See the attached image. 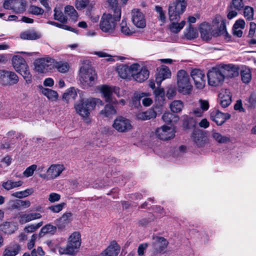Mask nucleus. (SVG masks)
Returning <instances> with one entry per match:
<instances>
[{
  "instance_id": "39",
  "label": "nucleus",
  "mask_w": 256,
  "mask_h": 256,
  "mask_svg": "<svg viewBox=\"0 0 256 256\" xmlns=\"http://www.w3.org/2000/svg\"><path fill=\"white\" fill-rule=\"evenodd\" d=\"M118 72L119 76L123 79H128L131 76L128 66L124 64L118 67Z\"/></svg>"
},
{
  "instance_id": "53",
  "label": "nucleus",
  "mask_w": 256,
  "mask_h": 256,
  "mask_svg": "<svg viewBox=\"0 0 256 256\" xmlns=\"http://www.w3.org/2000/svg\"><path fill=\"white\" fill-rule=\"evenodd\" d=\"M184 124L188 128H190L196 126V121L195 118L186 116L184 118Z\"/></svg>"
},
{
  "instance_id": "55",
  "label": "nucleus",
  "mask_w": 256,
  "mask_h": 256,
  "mask_svg": "<svg viewBox=\"0 0 256 256\" xmlns=\"http://www.w3.org/2000/svg\"><path fill=\"white\" fill-rule=\"evenodd\" d=\"M254 12L252 8L249 6H246L244 8V15L247 20H252L254 18Z\"/></svg>"
},
{
  "instance_id": "36",
  "label": "nucleus",
  "mask_w": 256,
  "mask_h": 256,
  "mask_svg": "<svg viewBox=\"0 0 256 256\" xmlns=\"http://www.w3.org/2000/svg\"><path fill=\"white\" fill-rule=\"evenodd\" d=\"M16 228L13 223L4 222L0 224V231L6 234H12L16 230Z\"/></svg>"
},
{
  "instance_id": "6",
  "label": "nucleus",
  "mask_w": 256,
  "mask_h": 256,
  "mask_svg": "<svg viewBox=\"0 0 256 256\" xmlns=\"http://www.w3.org/2000/svg\"><path fill=\"white\" fill-rule=\"evenodd\" d=\"M186 6L185 0H176L171 2L168 6V16L170 21H178Z\"/></svg>"
},
{
  "instance_id": "26",
  "label": "nucleus",
  "mask_w": 256,
  "mask_h": 256,
  "mask_svg": "<svg viewBox=\"0 0 256 256\" xmlns=\"http://www.w3.org/2000/svg\"><path fill=\"white\" fill-rule=\"evenodd\" d=\"M42 218V216L40 213L28 212L20 214L18 216V220L20 223L24 224Z\"/></svg>"
},
{
  "instance_id": "43",
  "label": "nucleus",
  "mask_w": 256,
  "mask_h": 256,
  "mask_svg": "<svg viewBox=\"0 0 256 256\" xmlns=\"http://www.w3.org/2000/svg\"><path fill=\"white\" fill-rule=\"evenodd\" d=\"M242 80L244 83L248 84L252 80L250 70L248 68H244L240 72Z\"/></svg>"
},
{
  "instance_id": "56",
  "label": "nucleus",
  "mask_w": 256,
  "mask_h": 256,
  "mask_svg": "<svg viewBox=\"0 0 256 256\" xmlns=\"http://www.w3.org/2000/svg\"><path fill=\"white\" fill-rule=\"evenodd\" d=\"M148 246V243L144 242L140 244L138 248V254L139 256H144V252ZM128 256H134V253H130Z\"/></svg>"
},
{
  "instance_id": "7",
  "label": "nucleus",
  "mask_w": 256,
  "mask_h": 256,
  "mask_svg": "<svg viewBox=\"0 0 256 256\" xmlns=\"http://www.w3.org/2000/svg\"><path fill=\"white\" fill-rule=\"evenodd\" d=\"M177 85L180 92L184 94L190 92L192 86L190 81L189 76L185 70H180L178 72Z\"/></svg>"
},
{
  "instance_id": "31",
  "label": "nucleus",
  "mask_w": 256,
  "mask_h": 256,
  "mask_svg": "<svg viewBox=\"0 0 256 256\" xmlns=\"http://www.w3.org/2000/svg\"><path fill=\"white\" fill-rule=\"evenodd\" d=\"M154 94L156 104L160 106H162L165 104V93L162 88H158L154 90Z\"/></svg>"
},
{
  "instance_id": "19",
  "label": "nucleus",
  "mask_w": 256,
  "mask_h": 256,
  "mask_svg": "<svg viewBox=\"0 0 256 256\" xmlns=\"http://www.w3.org/2000/svg\"><path fill=\"white\" fill-rule=\"evenodd\" d=\"M210 119L218 125L222 124L226 120L230 118V115L228 113L220 112L218 110H214L210 112Z\"/></svg>"
},
{
  "instance_id": "52",
  "label": "nucleus",
  "mask_w": 256,
  "mask_h": 256,
  "mask_svg": "<svg viewBox=\"0 0 256 256\" xmlns=\"http://www.w3.org/2000/svg\"><path fill=\"white\" fill-rule=\"evenodd\" d=\"M230 6L231 9L239 11L244 8V3L242 0H232Z\"/></svg>"
},
{
  "instance_id": "35",
  "label": "nucleus",
  "mask_w": 256,
  "mask_h": 256,
  "mask_svg": "<svg viewBox=\"0 0 256 256\" xmlns=\"http://www.w3.org/2000/svg\"><path fill=\"white\" fill-rule=\"evenodd\" d=\"M41 92L48 99L56 101L58 98V94L55 90L48 88H44L41 86Z\"/></svg>"
},
{
  "instance_id": "4",
  "label": "nucleus",
  "mask_w": 256,
  "mask_h": 256,
  "mask_svg": "<svg viewBox=\"0 0 256 256\" xmlns=\"http://www.w3.org/2000/svg\"><path fill=\"white\" fill-rule=\"evenodd\" d=\"M80 81L85 86H91L94 84L96 76L94 70L88 60H84L80 70Z\"/></svg>"
},
{
  "instance_id": "47",
  "label": "nucleus",
  "mask_w": 256,
  "mask_h": 256,
  "mask_svg": "<svg viewBox=\"0 0 256 256\" xmlns=\"http://www.w3.org/2000/svg\"><path fill=\"white\" fill-rule=\"evenodd\" d=\"M172 24L170 26V30L174 33L179 32L184 26L186 22L184 20L182 21L180 23H178V21H170Z\"/></svg>"
},
{
  "instance_id": "25",
  "label": "nucleus",
  "mask_w": 256,
  "mask_h": 256,
  "mask_svg": "<svg viewBox=\"0 0 256 256\" xmlns=\"http://www.w3.org/2000/svg\"><path fill=\"white\" fill-rule=\"evenodd\" d=\"M120 250V247L116 242L114 241L98 256H117Z\"/></svg>"
},
{
  "instance_id": "61",
  "label": "nucleus",
  "mask_w": 256,
  "mask_h": 256,
  "mask_svg": "<svg viewBox=\"0 0 256 256\" xmlns=\"http://www.w3.org/2000/svg\"><path fill=\"white\" fill-rule=\"evenodd\" d=\"M140 66L138 63H134L128 66L130 72L132 76L134 74L136 73L141 69Z\"/></svg>"
},
{
  "instance_id": "34",
  "label": "nucleus",
  "mask_w": 256,
  "mask_h": 256,
  "mask_svg": "<svg viewBox=\"0 0 256 256\" xmlns=\"http://www.w3.org/2000/svg\"><path fill=\"white\" fill-rule=\"evenodd\" d=\"M26 6L24 0H14L12 10L17 14L22 13L26 10Z\"/></svg>"
},
{
  "instance_id": "48",
  "label": "nucleus",
  "mask_w": 256,
  "mask_h": 256,
  "mask_svg": "<svg viewBox=\"0 0 256 256\" xmlns=\"http://www.w3.org/2000/svg\"><path fill=\"white\" fill-rule=\"evenodd\" d=\"M54 18L62 23H64L67 21L66 16L64 15L62 10L58 8L54 10Z\"/></svg>"
},
{
  "instance_id": "62",
  "label": "nucleus",
  "mask_w": 256,
  "mask_h": 256,
  "mask_svg": "<svg viewBox=\"0 0 256 256\" xmlns=\"http://www.w3.org/2000/svg\"><path fill=\"white\" fill-rule=\"evenodd\" d=\"M60 199V195L56 192L50 193L48 196V200L50 203L58 202Z\"/></svg>"
},
{
  "instance_id": "10",
  "label": "nucleus",
  "mask_w": 256,
  "mask_h": 256,
  "mask_svg": "<svg viewBox=\"0 0 256 256\" xmlns=\"http://www.w3.org/2000/svg\"><path fill=\"white\" fill-rule=\"evenodd\" d=\"M54 62V59L48 56L37 58L34 62V68L38 72H46Z\"/></svg>"
},
{
  "instance_id": "28",
  "label": "nucleus",
  "mask_w": 256,
  "mask_h": 256,
  "mask_svg": "<svg viewBox=\"0 0 256 256\" xmlns=\"http://www.w3.org/2000/svg\"><path fill=\"white\" fill-rule=\"evenodd\" d=\"M168 244V240L163 237L158 236L153 243V246L158 252H162L167 248Z\"/></svg>"
},
{
  "instance_id": "27",
  "label": "nucleus",
  "mask_w": 256,
  "mask_h": 256,
  "mask_svg": "<svg viewBox=\"0 0 256 256\" xmlns=\"http://www.w3.org/2000/svg\"><path fill=\"white\" fill-rule=\"evenodd\" d=\"M72 221V214L64 213L56 221V226L59 230H64Z\"/></svg>"
},
{
  "instance_id": "54",
  "label": "nucleus",
  "mask_w": 256,
  "mask_h": 256,
  "mask_svg": "<svg viewBox=\"0 0 256 256\" xmlns=\"http://www.w3.org/2000/svg\"><path fill=\"white\" fill-rule=\"evenodd\" d=\"M42 222H40L36 224H29L24 228V230L25 232L28 233L33 232H35L36 230H37L41 226H42Z\"/></svg>"
},
{
  "instance_id": "57",
  "label": "nucleus",
  "mask_w": 256,
  "mask_h": 256,
  "mask_svg": "<svg viewBox=\"0 0 256 256\" xmlns=\"http://www.w3.org/2000/svg\"><path fill=\"white\" fill-rule=\"evenodd\" d=\"M197 36L198 33L196 30H194L191 25H190L188 28L186 30V37L189 40H192L196 38Z\"/></svg>"
},
{
  "instance_id": "15",
  "label": "nucleus",
  "mask_w": 256,
  "mask_h": 256,
  "mask_svg": "<svg viewBox=\"0 0 256 256\" xmlns=\"http://www.w3.org/2000/svg\"><path fill=\"white\" fill-rule=\"evenodd\" d=\"M222 74L226 78H232L239 74L238 67L234 64H221L218 66Z\"/></svg>"
},
{
  "instance_id": "50",
  "label": "nucleus",
  "mask_w": 256,
  "mask_h": 256,
  "mask_svg": "<svg viewBox=\"0 0 256 256\" xmlns=\"http://www.w3.org/2000/svg\"><path fill=\"white\" fill-rule=\"evenodd\" d=\"M54 66L59 72L62 73L67 72L70 68V65L66 62H56L54 64Z\"/></svg>"
},
{
  "instance_id": "3",
  "label": "nucleus",
  "mask_w": 256,
  "mask_h": 256,
  "mask_svg": "<svg viewBox=\"0 0 256 256\" xmlns=\"http://www.w3.org/2000/svg\"><path fill=\"white\" fill-rule=\"evenodd\" d=\"M12 64L16 71L22 76L27 84L32 82V76L24 58L19 56H14L12 58Z\"/></svg>"
},
{
  "instance_id": "5",
  "label": "nucleus",
  "mask_w": 256,
  "mask_h": 256,
  "mask_svg": "<svg viewBox=\"0 0 256 256\" xmlns=\"http://www.w3.org/2000/svg\"><path fill=\"white\" fill-rule=\"evenodd\" d=\"M81 244L80 234L78 232H74L69 237L66 246L60 247L58 252L61 254H72L79 248Z\"/></svg>"
},
{
  "instance_id": "8",
  "label": "nucleus",
  "mask_w": 256,
  "mask_h": 256,
  "mask_svg": "<svg viewBox=\"0 0 256 256\" xmlns=\"http://www.w3.org/2000/svg\"><path fill=\"white\" fill-rule=\"evenodd\" d=\"M99 90L106 102L112 104H117L118 103L117 100L113 98V94H116L118 97L120 96L119 88L102 85L100 87Z\"/></svg>"
},
{
  "instance_id": "58",
  "label": "nucleus",
  "mask_w": 256,
  "mask_h": 256,
  "mask_svg": "<svg viewBox=\"0 0 256 256\" xmlns=\"http://www.w3.org/2000/svg\"><path fill=\"white\" fill-rule=\"evenodd\" d=\"M65 205L66 204L64 202H62L50 206L48 207V209L53 212L58 213L62 210Z\"/></svg>"
},
{
  "instance_id": "41",
  "label": "nucleus",
  "mask_w": 256,
  "mask_h": 256,
  "mask_svg": "<svg viewBox=\"0 0 256 256\" xmlns=\"http://www.w3.org/2000/svg\"><path fill=\"white\" fill-rule=\"evenodd\" d=\"M64 13L66 15L70 16V19L74 22L77 20L78 17V13L74 8L71 6H66L64 8Z\"/></svg>"
},
{
  "instance_id": "22",
  "label": "nucleus",
  "mask_w": 256,
  "mask_h": 256,
  "mask_svg": "<svg viewBox=\"0 0 256 256\" xmlns=\"http://www.w3.org/2000/svg\"><path fill=\"white\" fill-rule=\"evenodd\" d=\"M218 101L223 108L228 106L232 102V94L229 90L222 89L218 94Z\"/></svg>"
},
{
  "instance_id": "13",
  "label": "nucleus",
  "mask_w": 256,
  "mask_h": 256,
  "mask_svg": "<svg viewBox=\"0 0 256 256\" xmlns=\"http://www.w3.org/2000/svg\"><path fill=\"white\" fill-rule=\"evenodd\" d=\"M112 127L119 132H126L131 130L132 128L130 121L121 116L117 117L114 120Z\"/></svg>"
},
{
  "instance_id": "11",
  "label": "nucleus",
  "mask_w": 256,
  "mask_h": 256,
  "mask_svg": "<svg viewBox=\"0 0 256 256\" xmlns=\"http://www.w3.org/2000/svg\"><path fill=\"white\" fill-rule=\"evenodd\" d=\"M19 80L18 76L12 71L0 70V83L4 86H12L16 84Z\"/></svg>"
},
{
  "instance_id": "49",
  "label": "nucleus",
  "mask_w": 256,
  "mask_h": 256,
  "mask_svg": "<svg viewBox=\"0 0 256 256\" xmlns=\"http://www.w3.org/2000/svg\"><path fill=\"white\" fill-rule=\"evenodd\" d=\"M212 137L218 143L225 144L230 142V138L222 136L220 133L213 132Z\"/></svg>"
},
{
  "instance_id": "59",
  "label": "nucleus",
  "mask_w": 256,
  "mask_h": 256,
  "mask_svg": "<svg viewBox=\"0 0 256 256\" xmlns=\"http://www.w3.org/2000/svg\"><path fill=\"white\" fill-rule=\"evenodd\" d=\"M36 168L37 166L36 164H32L28 166L23 172L24 176L26 178L32 176L36 170Z\"/></svg>"
},
{
  "instance_id": "21",
  "label": "nucleus",
  "mask_w": 256,
  "mask_h": 256,
  "mask_svg": "<svg viewBox=\"0 0 256 256\" xmlns=\"http://www.w3.org/2000/svg\"><path fill=\"white\" fill-rule=\"evenodd\" d=\"M212 27L218 26V29L216 30L218 32L220 35L226 34L227 32L226 26V19L224 18L220 15H216L212 21Z\"/></svg>"
},
{
  "instance_id": "17",
  "label": "nucleus",
  "mask_w": 256,
  "mask_h": 256,
  "mask_svg": "<svg viewBox=\"0 0 256 256\" xmlns=\"http://www.w3.org/2000/svg\"><path fill=\"white\" fill-rule=\"evenodd\" d=\"M200 31L202 38L206 40H210L212 36H220L218 32L213 30L212 25L208 22H204L200 26Z\"/></svg>"
},
{
  "instance_id": "63",
  "label": "nucleus",
  "mask_w": 256,
  "mask_h": 256,
  "mask_svg": "<svg viewBox=\"0 0 256 256\" xmlns=\"http://www.w3.org/2000/svg\"><path fill=\"white\" fill-rule=\"evenodd\" d=\"M155 10L158 14V20L162 22H164L166 20V16L165 14L162 10V8L159 6H156L155 8Z\"/></svg>"
},
{
  "instance_id": "20",
  "label": "nucleus",
  "mask_w": 256,
  "mask_h": 256,
  "mask_svg": "<svg viewBox=\"0 0 256 256\" xmlns=\"http://www.w3.org/2000/svg\"><path fill=\"white\" fill-rule=\"evenodd\" d=\"M157 71L156 81L157 84L160 86L164 80L170 78L171 72L169 68L164 65H162L158 68Z\"/></svg>"
},
{
  "instance_id": "9",
  "label": "nucleus",
  "mask_w": 256,
  "mask_h": 256,
  "mask_svg": "<svg viewBox=\"0 0 256 256\" xmlns=\"http://www.w3.org/2000/svg\"><path fill=\"white\" fill-rule=\"evenodd\" d=\"M208 84L212 86H218L223 84L224 78L218 66L209 70L207 74Z\"/></svg>"
},
{
  "instance_id": "37",
  "label": "nucleus",
  "mask_w": 256,
  "mask_h": 256,
  "mask_svg": "<svg viewBox=\"0 0 256 256\" xmlns=\"http://www.w3.org/2000/svg\"><path fill=\"white\" fill-rule=\"evenodd\" d=\"M20 36L23 40H34L40 38V34L33 30H27L22 32Z\"/></svg>"
},
{
  "instance_id": "44",
  "label": "nucleus",
  "mask_w": 256,
  "mask_h": 256,
  "mask_svg": "<svg viewBox=\"0 0 256 256\" xmlns=\"http://www.w3.org/2000/svg\"><path fill=\"white\" fill-rule=\"evenodd\" d=\"M23 182L21 180L13 182L11 180H8L6 182H4L2 184V186L4 189L6 190H10L14 188L21 186Z\"/></svg>"
},
{
  "instance_id": "32",
  "label": "nucleus",
  "mask_w": 256,
  "mask_h": 256,
  "mask_svg": "<svg viewBox=\"0 0 256 256\" xmlns=\"http://www.w3.org/2000/svg\"><path fill=\"white\" fill-rule=\"evenodd\" d=\"M156 116V113L154 109H150L149 110L138 113L136 114V118L138 120H148L151 118H154Z\"/></svg>"
},
{
  "instance_id": "12",
  "label": "nucleus",
  "mask_w": 256,
  "mask_h": 256,
  "mask_svg": "<svg viewBox=\"0 0 256 256\" xmlns=\"http://www.w3.org/2000/svg\"><path fill=\"white\" fill-rule=\"evenodd\" d=\"M194 145L198 148L204 147L208 142L206 134L200 130H195L191 135Z\"/></svg>"
},
{
  "instance_id": "33",
  "label": "nucleus",
  "mask_w": 256,
  "mask_h": 256,
  "mask_svg": "<svg viewBox=\"0 0 256 256\" xmlns=\"http://www.w3.org/2000/svg\"><path fill=\"white\" fill-rule=\"evenodd\" d=\"M80 90L74 87H71L66 90V92L63 94L62 98L66 102H68L70 99L75 100Z\"/></svg>"
},
{
  "instance_id": "18",
  "label": "nucleus",
  "mask_w": 256,
  "mask_h": 256,
  "mask_svg": "<svg viewBox=\"0 0 256 256\" xmlns=\"http://www.w3.org/2000/svg\"><path fill=\"white\" fill-rule=\"evenodd\" d=\"M190 76L193 79L195 86L198 89L203 88L206 84L204 73L199 69H194L191 71Z\"/></svg>"
},
{
  "instance_id": "42",
  "label": "nucleus",
  "mask_w": 256,
  "mask_h": 256,
  "mask_svg": "<svg viewBox=\"0 0 256 256\" xmlns=\"http://www.w3.org/2000/svg\"><path fill=\"white\" fill-rule=\"evenodd\" d=\"M116 112V110L110 104H107L104 108L100 110V114L105 117H110Z\"/></svg>"
},
{
  "instance_id": "60",
  "label": "nucleus",
  "mask_w": 256,
  "mask_h": 256,
  "mask_svg": "<svg viewBox=\"0 0 256 256\" xmlns=\"http://www.w3.org/2000/svg\"><path fill=\"white\" fill-rule=\"evenodd\" d=\"M108 2L112 8L113 14H116V10H118L121 12V8L118 6V0H108Z\"/></svg>"
},
{
  "instance_id": "45",
  "label": "nucleus",
  "mask_w": 256,
  "mask_h": 256,
  "mask_svg": "<svg viewBox=\"0 0 256 256\" xmlns=\"http://www.w3.org/2000/svg\"><path fill=\"white\" fill-rule=\"evenodd\" d=\"M162 120L166 123L176 122L179 120V117L170 112H165L162 116Z\"/></svg>"
},
{
  "instance_id": "64",
  "label": "nucleus",
  "mask_w": 256,
  "mask_h": 256,
  "mask_svg": "<svg viewBox=\"0 0 256 256\" xmlns=\"http://www.w3.org/2000/svg\"><path fill=\"white\" fill-rule=\"evenodd\" d=\"M14 143V140L12 138L10 142H4L0 145V148L2 149H10L13 148V145Z\"/></svg>"
},
{
  "instance_id": "2",
  "label": "nucleus",
  "mask_w": 256,
  "mask_h": 256,
  "mask_svg": "<svg viewBox=\"0 0 256 256\" xmlns=\"http://www.w3.org/2000/svg\"><path fill=\"white\" fill-rule=\"evenodd\" d=\"M121 12L120 10H116V14H104L100 19V28L104 32L112 34L116 28L117 22L120 20Z\"/></svg>"
},
{
  "instance_id": "23",
  "label": "nucleus",
  "mask_w": 256,
  "mask_h": 256,
  "mask_svg": "<svg viewBox=\"0 0 256 256\" xmlns=\"http://www.w3.org/2000/svg\"><path fill=\"white\" fill-rule=\"evenodd\" d=\"M64 170V165L60 164H52L47 170L48 178L54 180L58 177Z\"/></svg>"
},
{
  "instance_id": "16",
  "label": "nucleus",
  "mask_w": 256,
  "mask_h": 256,
  "mask_svg": "<svg viewBox=\"0 0 256 256\" xmlns=\"http://www.w3.org/2000/svg\"><path fill=\"white\" fill-rule=\"evenodd\" d=\"M176 130L174 128L163 126L156 129V134L160 139L167 140L173 138L175 136Z\"/></svg>"
},
{
  "instance_id": "14",
  "label": "nucleus",
  "mask_w": 256,
  "mask_h": 256,
  "mask_svg": "<svg viewBox=\"0 0 256 256\" xmlns=\"http://www.w3.org/2000/svg\"><path fill=\"white\" fill-rule=\"evenodd\" d=\"M131 19L134 25L138 28H144L146 26L144 14L140 9L134 8L131 12Z\"/></svg>"
},
{
  "instance_id": "51",
  "label": "nucleus",
  "mask_w": 256,
  "mask_h": 256,
  "mask_svg": "<svg viewBox=\"0 0 256 256\" xmlns=\"http://www.w3.org/2000/svg\"><path fill=\"white\" fill-rule=\"evenodd\" d=\"M45 254L44 252L40 246H38L37 248H34L30 254L25 252L22 256H44Z\"/></svg>"
},
{
  "instance_id": "46",
  "label": "nucleus",
  "mask_w": 256,
  "mask_h": 256,
  "mask_svg": "<svg viewBox=\"0 0 256 256\" xmlns=\"http://www.w3.org/2000/svg\"><path fill=\"white\" fill-rule=\"evenodd\" d=\"M170 110L173 112H179L182 111L184 108L183 102L180 100H175L171 102L170 106Z\"/></svg>"
},
{
  "instance_id": "29",
  "label": "nucleus",
  "mask_w": 256,
  "mask_h": 256,
  "mask_svg": "<svg viewBox=\"0 0 256 256\" xmlns=\"http://www.w3.org/2000/svg\"><path fill=\"white\" fill-rule=\"evenodd\" d=\"M20 250V246L16 243L6 246L4 250L2 256H16Z\"/></svg>"
},
{
  "instance_id": "38",
  "label": "nucleus",
  "mask_w": 256,
  "mask_h": 256,
  "mask_svg": "<svg viewBox=\"0 0 256 256\" xmlns=\"http://www.w3.org/2000/svg\"><path fill=\"white\" fill-rule=\"evenodd\" d=\"M120 30L121 32L126 36H131L134 33L133 28H130L126 22L123 20L120 24Z\"/></svg>"
},
{
  "instance_id": "1",
  "label": "nucleus",
  "mask_w": 256,
  "mask_h": 256,
  "mask_svg": "<svg viewBox=\"0 0 256 256\" xmlns=\"http://www.w3.org/2000/svg\"><path fill=\"white\" fill-rule=\"evenodd\" d=\"M104 103L102 100L97 98H90L85 100H82L75 104L76 112L83 118H87L90 112L97 106H102Z\"/></svg>"
},
{
  "instance_id": "24",
  "label": "nucleus",
  "mask_w": 256,
  "mask_h": 256,
  "mask_svg": "<svg viewBox=\"0 0 256 256\" xmlns=\"http://www.w3.org/2000/svg\"><path fill=\"white\" fill-rule=\"evenodd\" d=\"M148 94L145 92H140L136 94L132 99V102L136 104L140 105L142 101V104L145 106H148L152 102V100L148 97Z\"/></svg>"
},
{
  "instance_id": "30",
  "label": "nucleus",
  "mask_w": 256,
  "mask_h": 256,
  "mask_svg": "<svg viewBox=\"0 0 256 256\" xmlns=\"http://www.w3.org/2000/svg\"><path fill=\"white\" fill-rule=\"evenodd\" d=\"M148 76V70L146 68L142 67L138 72L134 74L132 77L134 80L138 82H142L146 80Z\"/></svg>"
},
{
  "instance_id": "40",
  "label": "nucleus",
  "mask_w": 256,
  "mask_h": 256,
  "mask_svg": "<svg viewBox=\"0 0 256 256\" xmlns=\"http://www.w3.org/2000/svg\"><path fill=\"white\" fill-rule=\"evenodd\" d=\"M56 228L57 226H54L51 224H46L41 228L39 233V236L42 237L48 234H54L56 232Z\"/></svg>"
}]
</instances>
